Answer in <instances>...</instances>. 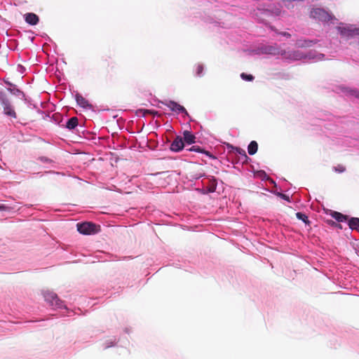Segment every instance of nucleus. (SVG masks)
I'll return each mask as SVG.
<instances>
[{"label":"nucleus","instance_id":"obj_22","mask_svg":"<svg viewBox=\"0 0 359 359\" xmlns=\"http://www.w3.org/2000/svg\"><path fill=\"white\" fill-rule=\"evenodd\" d=\"M203 70V67L201 65H198L196 67V74L201 76Z\"/></svg>","mask_w":359,"mask_h":359},{"label":"nucleus","instance_id":"obj_3","mask_svg":"<svg viewBox=\"0 0 359 359\" xmlns=\"http://www.w3.org/2000/svg\"><path fill=\"white\" fill-rule=\"evenodd\" d=\"M310 17L325 22L332 19V16L330 13L324 9L319 8H313L310 13Z\"/></svg>","mask_w":359,"mask_h":359},{"label":"nucleus","instance_id":"obj_21","mask_svg":"<svg viewBox=\"0 0 359 359\" xmlns=\"http://www.w3.org/2000/svg\"><path fill=\"white\" fill-rule=\"evenodd\" d=\"M189 151H194L197 152H203V149L200 148L198 146H192L189 149Z\"/></svg>","mask_w":359,"mask_h":359},{"label":"nucleus","instance_id":"obj_26","mask_svg":"<svg viewBox=\"0 0 359 359\" xmlns=\"http://www.w3.org/2000/svg\"><path fill=\"white\" fill-rule=\"evenodd\" d=\"M280 196H281V198H283V199L285 200H287V201H289V197L287 196H286L285 194H280Z\"/></svg>","mask_w":359,"mask_h":359},{"label":"nucleus","instance_id":"obj_11","mask_svg":"<svg viewBox=\"0 0 359 359\" xmlns=\"http://www.w3.org/2000/svg\"><path fill=\"white\" fill-rule=\"evenodd\" d=\"M331 216L339 222H343L347 220L348 216L341 214V212L333 211L331 212Z\"/></svg>","mask_w":359,"mask_h":359},{"label":"nucleus","instance_id":"obj_2","mask_svg":"<svg viewBox=\"0 0 359 359\" xmlns=\"http://www.w3.org/2000/svg\"><path fill=\"white\" fill-rule=\"evenodd\" d=\"M97 225L92 222H83L77 224V230L84 235H90L97 232Z\"/></svg>","mask_w":359,"mask_h":359},{"label":"nucleus","instance_id":"obj_9","mask_svg":"<svg viewBox=\"0 0 359 359\" xmlns=\"http://www.w3.org/2000/svg\"><path fill=\"white\" fill-rule=\"evenodd\" d=\"M184 139V141L189 144H193L195 142V140H196V137L195 135L191 133L190 131L189 130H185L184 131L183 133V138Z\"/></svg>","mask_w":359,"mask_h":359},{"label":"nucleus","instance_id":"obj_5","mask_svg":"<svg viewBox=\"0 0 359 359\" xmlns=\"http://www.w3.org/2000/svg\"><path fill=\"white\" fill-rule=\"evenodd\" d=\"M184 144L182 137L177 136L170 144V149L173 151H180L184 148Z\"/></svg>","mask_w":359,"mask_h":359},{"label":"nucleus","instance_id":"obj_27","mask_svg":"<svg viewBox=\"0 0 359 359\" xmlns=\"http://www.w3.org/2000/svg\"><path fill=\"white\" fill-rule=\"evenodd\" d=\"M280 12H281V11H280V9H277V10L274 12V13H275L276 15H280Z\"/></svg>","mask_w":359,"mask_h":359},{"label":"nucleus","instance_id":"obj_19","mask_svg":"<svg viewBox=\"0 0 359 359\" xmlns=\"http://www.w3.org/2000/svg\"><path fill=\"white\" fill-rule=\"evenodd\" d=\"M236 151L238 154H241V156H243L245 158H248V156L246 154V152L244 149H241V148H239V147H236Z\"/></svg>","mask_w":359,"mask_h":359},{"label":"nucleus","instance_id":"obj_30","mask_svg":"<svg viewBox=\"0 0 359 359\" xmlns=\"http://www.w3.org/2000/svg\"><path fill=\"white\" fill-rule=\"evenodd\" d=\"M16 92L18 93H22V92H21L20 90L18 89H16Z\"/></svg>","mask_w":359,"mask_h":359},{"label":"nucleus","instance_id":"obj_29","mask_svg":"<svg viewBox=\"0 0 359 359\" xmlns=\"http://www.w3.org/2000/svg\"><path fill=\"white\" fill-rule=\"evenodd\" d=\"M204 153H205L208 156L212 157V155H210L208 151H205Z\"/></svg>","mask_w":359,"mask_h":359},{"label":"nucleus","instance_id":"obj_20","mask_svg":"<svg viewBox=\"0 0 359 359\" xmlns=\"http://www.w3.org/2000/svg\"><path fill=\"white\" fill-rule=\"evenodd\" d=\"M353 32H354V31L346 29V28L342 29L341 32L342 35H346V36L351 35L352 33H353Z\"/></svg>","mask_w":359,"mask_h":359},{"label":"nucleus","instance_id":"obj_25","mask_svg":"<svg viewBox=\"0 0 359 359\" xmlns=\"http://www.w3.org/2000/svg\"><path fill=\"white\" fill-rule=\"evenodd\" d=\"M279 34H281L284 36H286L287 38H290L291 36V34L288 32H279Z\"/></svg>","mask_w":359,"mask_h":359},{"label":"nucleus","instance_id":"obj_7","mask_svg":"<svg viewBox=\"0 0 359 359\" xmlns=\"http://www.w3.org/2000/svg\"><path fill=\"white\" fill-rule=\"evenodd\" d=\"M25 20L26 22L31 25H36L39 21L38 15L33 13H29L25 14Z\"/></svg>","mask_w":359,"mask_h":359},{"label":"nucleus","instance_id":"obj_8","mask_svg":"<svg viewBox=\"0 0 359 359\" xmlns=\"http://www.w3.org/2000/svg\"><path fill=\"white\" fill-rule=\"evenodd\" d=\"M76 100L77 104L83 108L91 107L89 102L79 93L76 94Z\"/></svg>","mask_w":359,"mask_h":359},{"label":"nucleus","instance_id":"obj_4","mask_svg":"<svg viewBox=\"0 0 359 359\" xmlns=\"http://www.w3.org/2000/svg\"><path fill=\"white\" fill-rule=\"evenodd\" d=\"M161 103L170 108L172 111L183 113L185 114V116H189V113L187 112V109L183 106L180 105L175 101H161Z\"/></svg>","mask_w":359,"mask_h":359},{"label":"nucleus","instance_id":"obj_10","mask_svg":"<svg viewBox=\"0 0 359 359\" xmlns=\"http://www.w3.org/2000/svg\"><path fill=\"white\" fill-rule=\"evenodd\" d=\"M348 226L351 229L359 232V218L351 217L348 222Z\"/></svg>","mask_w":359,"mask_h":359},{"label":"nucleus","instance_id":"obj_32","mask_svg":"<svg viewBox=\"0 0 359 359\" xmlns=\"http://www.w3.org/2000/svg\"><path fill=\"white\" fill-rule=\"evenodd\" d=\"M331 222H332V224H336L335 222H333V221H331Z\"/></svg>","mask_w":359,"mask_h":359},{"label":"nucleus","instance_id":"obj_15","mask_svg":"<svg viewBox=\"0 0 359 359\" xmlns=\"http://www.w3.org/2000/svg\"><path fill=\"white\" fill-rule=\"evenodd\" d=\"M333 170L337 172H339V173H341V172H345L346 170V167L341 164H339L337 165V166H334L333 168Z\"/></svg>","mask_w":359,"mask_h":359},{"label":"nucleus","instance_id":"obj_14","mask_svg":"<svg viewBox=\"0 0 359 359\" xmlns=\"http://www.w3.org/2000/svg\"><path fill=\"white\" fill-rule=\"evenodd\" d=\"M296 217H297L299 219L302 220V221H303L304 223H306V224H307V223H309V219H308V217H307L305 214H304V213H302V212H297V213H296Z\"/></svg>","mask_w":359,"mask_h":359},{"label":"nucleus","instance_id":"obj_6","mask_svg":"<svg viewBox=\"0 0 359 359\" xmlns=\"http://www.w3.org/2000/svg\"><path fill=\"white\" fill-rule=\"evenodd\" d=\"M45 299L50 302V303L52 304V305H55L57 306H59L60 307L62 305V302H60V300L58 299L57 296L54 294V293H47L46 295H45Z\"/></svg>","mask_w":359,"mask_h":359},{"label":"nucleus","instance_id":"obj_31","mask_svg":"<svg viewBox=\"0 0 359 359\" xmlns=\"http://www.w3.org/2000/svg\"><path fill=\"white\" fill-rule=\"evenodd\" d=\"M6 83H7L8 85H9V86H12V85H13V84H12V83H11L10 82H6Z\"/></svg>","mask_w":359,"mask_h":359},{"label":"nucleus","instance_id":"obj_12","mask_svg":"<svg viewBox=\"0 0 359 359\" xmlns=\"http://www.w3.org/2000/svg\"><path fill=\"white\" fill-rule=\"evenodd\" d=\"M79 123L78 118L76 116L70 118L66 123V128L72 130L74 129Z\"/></svg>","mask_w":359,"mask_h":359},{"label":"nucleus","instance_id":"obj_1","mask_svg":"<svg viewBox=\"0 0 359 359\" xmlns=\"http://www.w3.org/2000/svg\"><path fill=\"white\" fill-rule=\"evenodd\" d=\"M0 102L4 108V112L5 114L16 118V113L11 105V102L4 91H0Z\"/></svg>","mask_w":359,"mask_h":359},{"label":"nucleus","instance_id":"obj_24","mask_svg":"<svg viewBox=\"0 0 359 359\" xmlns=\"http://www.w3.org/2000/svg\"><path fill=\"white\" fill-rule=\"evenodd\" d=\"M10 208L4 204H0V210H9Z\"/></svg>","mask_w":359,"mask_h":359},{"label":"nucleus","instance_id":"obj_16","mask_svg":"<svg viewBox=\"0 0 359 359\" xmlns=\"http://www.w3.org/2000/svg\"><path fill=\"white\" fill-rule=\"evenodd\" d=\"M241 77L242 79L248 81H252L254 79V76L252 74H247L245 73H242Z\"/></svg>","mask_w":359,"mask_h":359},{"label":"nucleus","instance_id":"obj_13","mask_svg":"<svg viewBox=\"0 0 359 359\" xmlns=\"http://www.w3.org/2000/svg\"><path fill=\"white\" fill-rule=\"evenodd\" d=\"M258 149V144L256 141H252L248 147V151L250 155H254Z\"/></svg>","mask_w":359,"mask_h":359},{"label":"nucleus","instance_id":"obj_18","mask_svg":"<svg viewBox=\"0 0 359 359\" xmlns=\"http://www.w3.org/2000/svg\"><path fill=\"white\" fill-rule=\"evenodd\" d=\"M216 187H217V182H216V180L215 179H212V182L210 184V187L209 188V191L210 192H214L216 190Z\"/></svg>","mask_w":359,"mask_h":359},{"label":"nucleus","instance_id":"obj_17","mask_svg":"<svg viewBox=\"0 0 359 359\" xmlns=\"http://www.w3.org/2000/svg\"><path fill=\"white\" fill-rule=\"evenodd\" d=\"M141 111L143 112V116H146L147 114H151L153 116L158 115V111L154 110H150V109H142Z\"/></svg>","mask_w":359,"mask_h":359},{"label":"nucleus","instance_id":"obj_23","mask_svg":"<svg viewBox=\"0 0 359 359\" xmlns=\"http://www.w3.org/2000/svg\"><path fill=\"white\" fill-rule=\"evenodd\" d=\"M351 93L352 95L359 99V90H351Z\"/></svg>","mask_w":359,"mask_h":359},{"label":"nucleus","instance_id":"obj_28","mask_svg":"<svg viewBox=\"0 0 359 359\" xmlns=\"http://www.w3.org/2000/svg\"><path fill=\"white\" fill-rule=\"evenodd\" d=\"M8 90H9V91H10L11 93H14V90H13V89H11V88H8Z\"/></svg>","mask_w":359,"mask_h":359}]
</instances>
